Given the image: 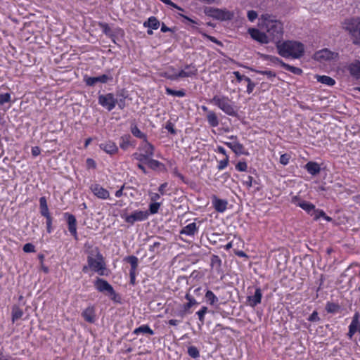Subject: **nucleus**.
<instances>
[{"mask_svg": "<svg viewBox=\"0 0 360 360\" xmlns=\"http://www.w3.org/2000/svg\"><path fill=\"white\" fill-rule=\"evenodd\" d=\"M259 28L264 31L272 42H281L283 36V23L272 14L264 13L259 18Z\"/></svg>", "mask_w": 360, "mask_h": 360, "instance_id": "f257e3e1", "label": "nucleus"}, {"mask_svg": "<svg viewBox=\"0 0 360 360\" xmlns=\"http://www.w3.org/2000/svg\"><path fill=\"white\" fill-rule=\"evenodd\" d=\"M278 54L284 58L292 57L293 58H301L304 52L302 43L296 41H285L276 44Z\"/></svg>", "mask_w": 360, "mask_h": 360, "instance_id": "f03ea898", "label": "nucleus"}, {"mask_svg": "<svg viewBox=\"0 0 360 360\" xmlns=\"http://www.w3.org/2000/svg\"><path fill=\"white\" fill-rule=\"evenodd\" d=\"M210 102L229 116L236 117L238 115L237 107L227 96H219L216 95L211 99Z\"/></svg>", "mask_w": 360, "mask_h": 360, "instance_id": "7ed1b4c3", "label": "nucleus"}, {"mask_svg": "<svg viewBox=\"0 0 360 360\" xmlns=\"http://www.w3.org/2000/svg\"><path fill=\"white\" fill-rule=\"evenodd\" d=\"M87 262L90 269L100 275H103V270L105 269V264L103 255L100 253L98 248H96L91 252V255L87 257Z\"/></svg>", "mask_w": 360, "mask_h": 360, "instance_id": "20e7f679", "label": "nucleus"}, {"mask_svg": "<svg viewBox=\"0 0 360 360\" xmlns=\"http://www.w3.org/2000/svg\"><path fill=\"white\" fill-rule=\"evenodd\" d=\"M345 29L349 33L353 44L360 45V18H352L345 22Z\"/></svg>", "mask_w": 360, "mask_h": 360, "instance_id": "39448f33", "label": "nucleus"}, {"mask_svg": "<svg viewBox=\"0 0 360 360\" xmlns=\"http://www.w3.org/2000/svg\"><path fill=\"white\" fill-rule=\"evenodd\" d=\"M204 13L207 16L221 21L231 20L234 17L233 12L229 11L226 9H221L212 7L205 8Z\"/></svg>", "mask_w": 360, "mask_h": 360, "instance_id": "423d86ee", "label": "nucleus"}, {"mask_svg": "<svg viewBox=\"0 0 360 360\" xmlns=\"http://www.w3.org/2000/svg\"><path fill=\"white\" fill-rule=\"evenodd\" d=\"M113 77L110 74V71L108 70L106 74L99 75L98 77H88L85 75L84 77V82L86 86H94L97 83L106 84L108 82H112Z\"/></svg>", "mask_w": 360, "mask_h": 360, "instance_id": "0eeeda50", "label": "nucleus"}, {"mask_svg": "<svg viewBox=\"0 0 360 360\" xmlns=\"http://www.w3.org/2000/svg\"><path fill=\"white\" fill-rule=\"evenodd\" d=\"M98 101V103L108 111L114 109L117 103V99L115 98L114 94L112 93L99 95Z\"/></svg>", "mask_w": 360, "mask_h": 360, "instance_id": "6e6552de", "label": "nucleus"}, {"mask_svg": "<svg viewBox=\"0 0 360 360\" xmlns=\"http://www.w3.org/2000/svg\"><path fill=\"white\" fill-rule=\"evenodd\" d=\"M338 56L339 55L338 53L331 51L328 49H323L316 51L314 54V59L322 63L325 61L336 60L338 58Z\"/></svg>", "mask_w": 360, "mask_h": 360, "instance_id": "1a4fd4ad", "label": "nucleus"}, {"mask_svg": "<svg viewBox=\"0 0 360 360\" xmlns=\"http://www.w3.org/2000/svg\"><path fill=\"white\" fill-rule=\"evenodd\" d=\"M251 38L261 44H266L272 42L266 32L261 29L250 28L248 30Z\"/></svg>", "mask_w": 360, "mask_h": 360, "instance_id": "9d476101", "label": "nucleus"}, {"mask_svg": "<svg viewBox=\"0 0 360 360\" xmlns=\"http://www.w3.org/2000/svg\"><path fill=\"white\" fill-rule=\"evenodd\" d=\"M231 142H225L224 143L231 148L233 153L237 155H248V153L245 151V148L243 144L240 143L238 141V138L236 136H231L229 137Z\"/></svg>", "mask_w": 360, "mask_h": 360, "instance_id": "9b49d317", "label": "nucleus"}, {"mask_svg": "<svg viewBox=\"0 0 360 360\" xmlns=\"http://www.w3.org/2000/svg\"><path fill=\"white\" fill-rule=\"evenodd\" d=\"M148 217L147 211L136 210L129 215L124 217V221L130 224H134L136 221H141L146 219Z\"/></svg>", "mask_w": 360, "mask_h": 360, "instance_id": "f8f14e48", "label": "nucleus"}, {"mask_svg": "<svg viewBox=\"0 0 360 360\" xmlns=\"http://www.w3.org/2000/svg\"><path fill=\"white\" fill-rule=\"evenodd\" d=\"M94 286L99 292H106L110 295H115V291L112 286L103 278H97L94 282Z\"/></svg>", "mask_w": 360, "mask_h": 360, "instance_id": "ddd939ff", "label": "nucleus"}, {"mask_svg": "<svg viewBox=\"0 0 360 360\" xmlns=\"http://www.w3.org/2000/svg\"><path fill=\"white\" fill-rule=\"evenodd\" d=\"M64 217L67 220V223L68 224V230L71 235L74 236L75 238L77 237V220L75 217L70 214L68 212H65L64 214Z\"/></svg>", "mask_w": 360, "mask_h": 360, "instance_id": "4468645a", "label": "nucleus"}, {"mask_svg": "<svg viewBox=\"0 0 360 360\" xmlns=\"http://www.w3.org/2000/svg\"><path fill=\"white\" fill-rule=\"evenodd\" d=\"M90 189L93 193L98 198L105 200L110 197L108 191L103 188L99 184H92L90 187Z\"/></svg>", "mask_w": 360, "mask_h": 360, "instance_id": "2eb2a0df", "label": "nucleus"}, {"mask_svg": "<svg viewBox=\"0 0 360 360\" xmlns=\"http://www.w3.org/2000/svg\"><path fill=\"white\" fill-rule=\"evenodd\" d=\"M360 314L359 312H356L352 318V322L349 326V332L347 335L349 339H352L353 335L358 330V326L359 323Z\"/></svg>", "mask_w": 360, "mask_h": 360, "instance_id": "dca6fc26", "label": "nucleus"}, {"mask_svg": "<svg viewBox=\"0 0 360 360\" xmlns=\"http://www.w3.org/2000/svg\"><path fill=\"white\" fill-rule=\"evenodd\" d=\"M198 74V69L193 64L186 65L184 70H181L179 72V76L182 77H191L195 76Z\"/></svg>", "mask_w": 360, "mask_h": 360, "instance_id": "f3484780", "label": "nucleus"}, {"mask_svg": "<svg viewBox=\"0 0 360 360\" xmlns=\"http://www.w3.org/2000/svg\"><path fill=\"white\" fill-rule=\"evenodd\" d=\"M262 297V290L259 288H257L254 295L248 296L247 299L248 301L249 302L250 306H251L252 307H255L257 304L261 303Z\"/></svg>", "mask_w": 360, "mask_h": 360, "instance_id": "a211bd4d", "label": "nucleus"}, {"mask_svg": "<svg viewBox=\"0 0 360 360\" xmlns=\"http://www.w3.org/2000/svg\"><path fill=\"white\" fill-rule=\"evenodd\" d=\"M82 316L86 322L91 323H94L96 321V314L94 307L92 306L88 307L83 311V312L82 313Z\"/></svg>", "mask_w": 360, "mask_h": 360, "instance_id": "6ab92c4d", "label": "nucleus"}, {"mask_svg": "<svg viewBox=\"0 0 360 360\" xmlns=\"http://www.w3.org/2000/svg\"><path fill=\"white\" fill-rule=\"evenodd\" d=\"M212 205L216 211L218 212H224L226 210L228 202L226 200L219 199L214 196L212 198Z\"/></svg>", "mask_w": 360, "mask_h": 360, "instance_id": "aec40b11", "label": "nucleus"}, {"mask_svg": "<svg viewBox=\"0 0 360 360\" xmlns=\"http://www.w3.org/2000/svg\"><path fill=\"white\" fill-rule=\"evenodd\" d=\"M99 146L102 150L110 155L115 154L118 151L117 145L111 141L101 143Z\"/></svg>", "mask_w": 360, "mask_h": 360, "instance_id": "412c9836", "label": "nucleus"}, {"mask_svg": "<svg viewBox=\"0 0 360 360\" xmlns=\"http://www.w3.org/2000/svg\"><path fill=\"white\" fill-rule=\"evenodd\" d=\"M154 150V146L148 142L147 140L143 141V143L139 148V150L141 151L143 154H145L149 158L153 156Z\"/></svg>", "mask_w": 360, "mask_h": 360, "instance_id": "4be33fe9", "label": "nucleus"}, {"mask_svg": "<svg viewBox=\"0 0 360 360\" xmlns=\"http://www.w3.org/2000/svg\"><path fill=\"white\" fill-rule=\"evenodd\" d=\"M347 70L352 77L356 79L360 78V61L356 60L353 63H351L348 65Z\"/></svg>", "mask_w": 360, "mask_h": 360, "instance_id": "5701e85b", "label": "nucleus"}, {"mask_svg": "<svg viewBox=\"0 0 360 360\" xmlns=\"http://www.w3.org/2000/svg\"><path fill=\"white\" fill-rule=\"evenodd\" d=\"M198 231V226L195 222L191 223L184 226L179 232L181 235L193 236Z\"/></svg>", "mask_w": 360, "mask_h": 360, "instance_id": "b1692460", "label": "nucleus"}, {"mask_svg": "<svg viewBox=\"0 0 360 360\" xmlns=\"http://www.w3.org/2000/svg\"><path fill=\"white\" fill-rule=\"evenodd\" d=\"M206 120L211 127H216L219 124V119L217 113L212 110L206 115Z\"/></svg>", "mask_w": 360, "mask_h": 360, "instance_id": "393cba45", "label": "nucleus"}, {"mask_svg": "<svg viewBox=\"0 0 360 360\" xmlns=\"http://www.w3.org/2000/svg\"><path fill=\"white\" fill-rule=\"evenodd\" d=\"M305 169L311 175H316L321 171L320 165L315 162H309L305 165Z\"/></svg>", "mask_w": 360, "mask_h": 360, "instance_id": "a878e982", "label": "nucleus"}, {"mask_svg": "<svg viewBox=\"0 0 360 360\" xmlns=\"http://www.w3.org/2000/svg\"><path fill=\"white\" fill-rule=\"evenodd\" d=\"M221 259L218 255H213L211 257V266L214 269L217 273H221Z\"/></svg>", "mask_w": 360, "mask_h": 360, "instance_id": "bb28decb", "label": "nucleus"}, {"mask_svg": "<svg viewBox=\"0 0 360 360\" xmlns=\"http://www.w3.org/2000/svg\"><path fill=\"white\" fill-rule=\"evenodd\" d=\"M297 206L305 210L308 214L311 216L314 215L315 211V205L307 201H300L298 202Z\"/></svg>", "mask_w": 360, "mask_h": 360, "instance_id": "cd10ccee", "label": "nucleus"}, {"mask_svg": "<svg viewBox=\"0 0 360 360\" xmlns=\"http://www.w3.org/2000/svg\"><path fill=\"white\" fill-rule=\"evenodd\" d=\"M160 25V21L155 16L150 17L147 21L143 22V26L145 27H148L153 30H157Z\"/></svg>", "mask_w": 360, "mask_h": 360, "instance_id": "c85d7f7f", "label": "nucleus"}, {"mask_svg": "<svg viewBox=\"0 0 360 360\" xmlns=\"http://www.w3.org/2000/svg\"><path fill=\"white\" fill-rule=\"evenodd\" d=\"M185 298L188 301L186 304L184 305V311L181 313V317L184 316V314L193 305L197 304L196 300L188 293L185 296Z\"/></svg>", "mask_w": 360, "mask_h": 360, "instance_id": "c756f323", "label": "nucleus"}, {"mask_svg": "<svg viewBox=\"0 0 360 360\" xmlns=\"http://www.w3.org/2000/svg\"><path fill=\"white\" fill-rule=\"evenodd\" d=\"M140 333L149 334L150 335H154V331L150 328L148 325H142L133 331V334L139 335Z\"/></svg>", "mask_w": 360, "mask_h": 360, "instance_id": "7c9ffc66", "label": "nucleus"}, {"mask_svg": "<svg viewBox=\"0 0 360 360\" xmlns=\"http://www.w3.org/2000/svg\"><path fill=\"white\" fill-rule=\"evenodd\" d=\"M131 136L129 134H125L120 138V147L121 149L126 150L129 148L130 146H131Z\"/></svg>", "mask_w": 360, "mask_h": 360, "instance_id": "2f4dec72", "label": "nucleus"}, {"mask_svg": "<svg viewBox=\"0 0 360 360\" xmlns=\"http://www.w3.org/2000/svg\"><path fill=\"white\" fill-rule=\"evenodd\" d=\"M316 79H317V81L322 83V84H326L328 86H333L335 84V81L334 79H333L332 77H329V76H326V75H317L316 76Z\"/></svg>", "mask_w": 360, "mask_h": 360, "instance_id": "473e14b6", "label": "nucleus"}, {"mask_svg": "<svg viewBox=\"0 0 360 360\" xmlns=\"http://www.w3.org/2000/svg\"><path fill=\"white\" fill-rule=\"evenodd\" d=\"M23 315L22 310L17 305H14L12 308V321L14 323L20 319Z\"/></svg>", "mask_w": 360, "mask_h": 360, "instance_id": "72a5a7b5", "label": "nucleus"}, {"mask_svg": "<svg viewBox=\"0 0 360 360\" xmlns=\"http://www.w3.org/2000/svg\"><path fill=\"white\" fill-rule=\"evenodd\" d=\"M124 259L131 265L129 271H136L138 267V258L136 256L131 255L127 257Z\"/></svg>", "mask_w": 360, "mask_h": 360, "instance_id": "f704fd0d", "label": "nucleus"}, {"mask_svg": "<svg viewBox=\"0 0 360 360\" xmlns=\"http://www.w3.org/2000/svg\"><path fill=\"white\" fill-rule=\"evenodd\" d=\"M340 306L338 304L328 302L326 305V310L328 313L335 314L340 311Z\"/></svg>", "mask_w": 360, "mask_h": 360, "instance_id": "c9c22d12", "label": "nucleus"}, {"mask_svg": "<svg viewBox=\"0 0 360 360\" xmlns=\"http://www.w3.org/2000/svg\"><path fill=\"white\" fill-rule=\"evenodd\" d=\"M131 132L134 136L143 139V141L147 140L146 135L141 132L136 125L131 126Z\"/></svg>", "mask_w": 360, "mask_h": 360, "instance_id": "e433bc0d", "label": "nucleus"}, {"mask_svg": "<svg viewBox=\"0 0 360 360\" xmlns=\"http://www.w3.org/2000/svg\"><path fill=\"white\" fill-rule=\"evenodd\" d=\"M283 68H285L286 70H288V71L291 72L292 73L297 75H300L303 72L302 69L297 68V67L290 65L289 64H287V63H283Z\"/></svg>", "mask_w": 360, "mask_h": 360, "instance_id": "4c0bfd02", "label": "nucleus"}, {"mask_svg": "<svg viewBox=\"0 0 360 360\" xmlns=\"http://www.w3.org/2000/svg\"><path fill=\"white\" fill-rule=\"evenodd\" d=\"M147 165L150 169H152L153 170H155V169L160 168V167L164 166L162 163H161L158 160L152 159L151 158L148 160Z\"/></svg>", "mask_w": 360, "mask_h": 360, "instance_id": "58836bf2", "label": "nucleus"}, {"mask_svg": "<svg viewBox=\"0 0 360 360\" xmlns=\"http://www.w3.org/2000/svg\"><path fill=\"white\" fill-rule=\"evenodd\" d=\"M251 71L255 72L257 73H259L260 75H266L268 78L271 79L274 78L276 76V72L271 71V70H257L252 68H249Z\"/></svg>", "mask_w": 360, "mask_h": 360, "instance_id": "ea45409f", "label": "nucleus"}, {"mask_svg": "<svg viewBox=\"0 0 360 360\" xmlns=\"http://www.w3.org/2000/svg\"><path fill=\"white\" fill-rule=\"evenodd\" d=\"M205 298L210 302L211 305L214 304L218 302V298L211 290H207L205 293Z\"/></svg>", "mask_w": 360, "mask_h": 360, "instance_id": "a19ab883", "label": "nucleus"}, {"mask_svg": "<svg viewBox=\"0 0 360 360\" xmlns=\"http://www.w3.org/2000/svg\"><path fill=\"white\" fill-rule=\"evenodd\" d=\"M132 156L137 160L140 162V163H146L147 164L148 160L150 159L148 157H147L145 154H143L142 153H134Z\"/></svg>", "mask_w": 360, "mask_h": 360, "instance_id": "79ce46f5", "label": "nucleus"}, {"mask_svg": "<svg viewBox=\"0 0 360 360\" xmlns=\"http://www.w3.org/2000/svg\"><path fill=\"white\" fill-rule=\"evenodd\" d=\"M166 93L169 95L176 96L178 97H184L186 93L184 90H174L170 88H166Z\"/></svg>", "mask_w": 360, "mask_h": 360, "instance_id": "37998d69", "label": "nucleus"}, {"mask_svg": "<svg viewBox=\"0 0 360 360\" xmlns=\"http://www.w3.org/2000/svg\"><path fill=\"white\" fill-rule=\"evenodd\" d=\"M188 354L191 357L194 359H196L200 356V352L198 348L195 346H190L188 348Z\"/></svg>", "mask_w": 360, "mask_h": 360, "instance_id": "c03bdc74", "label": "nucleus"}, {"mask_svg": "<svg viewBox=\"0 0 360 360\" xmlns=\"http://www.w3.org/2000/svg\"><path fill=\"white\" fill-rule=\"evenodd\" d=\"M264 58L270 60L273 63L280 64L283 67V64L285 63L282 60L276 56H273L270 55H265Z\"/></svg>", "mask_w": 360, "mask_h": 360, "instance_id": "a18cd8bd", "label": "nucleus"}, {"mask_svg": "<svg viewBox=\"0 0 360 360\" xmlns=\"http://www.w3.org/2000/svg\"><path fill=\"white\" fill-rule=\"evenodd\" d=\"M207 311V307H202L200 310H199L197 312V314L198 316V319L200 321L203 323H204V319H205V314Z\"/></svg>", "mask_w": 360, "mask_h": 360, "instance_id": "49530a36", "label": "nucleus"}, {"mask_svg": "<svg viewBox=\"0 0 360 360\" xmlns=\"http://www.w3.org/2000/svg\"><path fill=\"white\" fill-rule=\"evenodd\" d=\"M11 101V94L9 93L0 94V105H4Z\"/></svg>", "mask_w": 360, "mask_h": 360, "instance_id": "de8ad7c7", "label": "nucleus"}, {"mask_svg": "<svg viewBox=\"0 0 360 360\" xmlns=\"http://www.w3.org/2000/svg\"><path fill=\"white\" fill-rule=\"evenodd\" d=\"M160 207V202L151 203L149 205V211L151 214H156L158 212Z\"/></svg>", "mask_w": 360, "mask_h": 360, "instance_id": "09e8293b", "label": "nucleus"}, {"mask_svg": "<svg viewBox=\"0 0 360 360\" xmlns=\"http://www.w3.org/2000/svg\"><path fill=\"white\" fill-rule=\"evenodd\" d=\"M229 156H228V155H226L225 158L219 162L218 167H217L218 169L222 170L225 167H226L229 164Z\"/></svg>", "mask_w": 360, "mask_h": 360, "instance_id": "8fccbe9b", "label": "nucleus"}, {"mask_svg": "<svg viewBox=\"0 0 360 360\" xmlns=\"http://www.w3.org/2000/svg\"><path fill=\"white\" fill-rule=\"evenodd\" d=\"M22 250L25 252H35V247L32 243H26L25 245H24Z\"/></svg>", "mask_w": 360, "mask_h": 360, "instance_id": "3c124183", "label": "nucleus"}, {"mask_svg": "<svg viewBox=\"0 0 360 360\" xmlns=\"http://www.w3.org/2000/svg\"><path fill=\"white\" fill-rule=\"evenodd\" d=\"M248 165L245 162H239L236 165V169L240 172H245L247 170Z\"/></svg>", "mask_w": 360, "mask_h": 360, "instance_id": "603ef678", "label": "nucleus"}, {"mask_svg": "<svg viewBox=\"0 0 360 360\" xmlns=\"http://www.w3.org/2000/svg\"><path fill=\"white\" fill-rule=\"evenodd\" d=\"M290 160V155L287 153L283 154L280 157V163L286 165L288 164Z\"/></svg>", "mask_w": 360, "mask_h": 360, "instance_id": "864d4df0", "label": "nucleus"}, {"mask_svg": "<svg viewBox=\"0 0 360 360\" xmlns=\"http://www.w3.org/2000/svg\"><path fill=\"white\" fill-rule=\"evenodd\" d=\"M309 321L311 322H317L320 320L318 312L316 311H313V313L309 316L307 319Z\"/></svg>", "mask_w": 360, "mask_h": 360, "instance_id": "5fc2aeb1", "label": "nucleus"}, {"mask_svg": "<svg viewBox=\"0 0 360 360\" xmlns=\"http://www.w3.org/2000/svg\"><path fill=\"white\" fill-rule=\"evenodd\" d=\"M203 36L205 37H206L207 39H208L210 41H211L213 43H215L216 44L219 45V46H223V44L221 41H220L219 40H218L217 38H215L214 37H212V36H210V35H208L207 34H203Z\"/></svg>", "mask_w": 360, "mask_h": 360, "instance_id": "6e6d98bb", "label": "nucleus"}, {"mask_svg": "<svg viewBox=\"0 0 360 360\" xmlns=\"http://www.w3.org/2000/svg\"><path fill=\"white\" fill-rule=\"evenodd\" d=\"M165 129L169 131L172 134H176V129L174 128V124L172 122H171L170 121H168L166 124V126H165Z\"/></svg>", "mask_w": 360, "mask_h": 360, "instance_id": "4d7b16f0", "label": "nucleus"}, {"mask_svg": "<svg viewBox=\"0 0 360 360\" xmlns=\"http://www.w3.org/2000/svg\"><path fill=\"white\" fill-rule=\"evenodd\" d=\"M257 18L256 11L252 10L248 12V18L250 22H253Z\"/></svg>", "mask_w": 360, "mask_h": 360, "instance_id": "13d9d810", "label": "nucleus"}, {"mask_svg": "<svg viewBox=\"0 0 360 360\" xmlns=\"http://www.w3.org/2000/svg\"><path fill=\"white\" fill-rule=\"evenodd\" d=\"M326 213L321 210H316L314 212V218L315 219H319L321 217H325Z\"/></svg>", "mask_w": 360, "mask_h": 360, "instance_id": "bf43d9fd", "label": "nucleus"}, {"mask_svg": "<svg viewBox=\"0 0 360 360\" xmlns=\"http://www.w3.org/2000/svg\"><path fill=\"white\" fill-rule=\"evenodd\" d=\"M162 2L165 3L167 5L171 6L172 7L175 8L179 11H184V9L182 8L177 6L176 4L172 2L171 0H162Z\"/></svg>", "mask_w": 360, "mask_h": 360, "instance_id": "052dcab7", "label": "nucleus"}, {"mask_svg": "<svg viewBox=\"0 0 360 360\" xmlns=\"http://www.w3.org/2000/svg\"><path fill=\"white\" fill-rule=\"evenodd\" d=\"M160 246V243L158 241H155L153 243V245H150L149 247V250L152 252H155L158 251V249Z\"/></svg>", "mask_w": 360, "mask_h": 360, "instance_id": "680f3d73", "label": "nucleus"}, {"mask_svg": "<svg viewBox=\"0 0 360 360\" xmlns=\"http://www.w3.org/2000/svg\"><path fill=\"white\" fill-rule=\"evenodd\" d=\"M121 96H122V98H120L119 100L117 99V105H118V107L120 108V109H123L124 107H125V98H126V96H124L123 94H121Z\"/></svg>", "mask_w": 360, "mask_h": 360, "instance_id": "e2e57ef3", "label": "nucleus"}, {"mask_svg": "<svg viewBox=\"0 0 360 360\" xmlns=\"http://www.w3.org/2000/svg\"><path fill=\"white\" fill-rule=\"evenodd\" d=\"M233 75H235L238 82H241L242 81L244 80V79H245V76L243 75H241L238 71L233 72Z\"/></svg>", "mask_w": 360, "mask_h": 360, "instance_id": "0e129e2a", "label": "nucleus"}, {"mask_svg": "<svg viewBox=\"0 0 360 360\" xmlns=\"http://www.w3.org/2000/svg\"><path fill=\"white\" fill-rule=\"evenodd\" d=\"M252 180L253 178L251 176H248L244 180V184L247 186L248 188H250L252 186Z\"/></svg>", "mask_w": 360, "mask_h": 360, "instance_id": "69168bd1", "label": "nucleus"}, {"mask_svg": "<svg viewBox=\"0 0 360 360\" xmlns=\"http://www.w3.org/2000/svg\"><path fill=\"white\" fill-rule=\"evenodd\" d=\"M100 27L102 28L105 34H108L110 31V28L107 23H101Z\"/></svg>", "mask_w": 360, "mask_h": 360, "instance_id": "338daca9", "label": "nucleus"}, {"mask_svg": "<svg viewBox=\"0 0 360 360\" xmlns=\"http://www.w3.org/2000/svg\"><path fill=\"white\" fill-rule=\"evenodd\" d=\"M255 86H256V84L253 82H252L251 83H249L247 86V91H246L247 93L248 94H251L253 91Z\"/></svg>", "mask_w": 360, "mask_h": 360, "instance_id": "774afa93", "label": "nucleus"}]
</instances>
